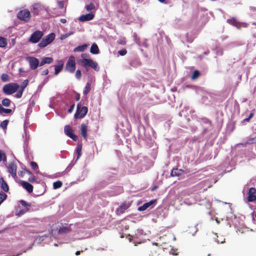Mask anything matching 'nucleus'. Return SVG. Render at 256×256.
Wrapping results in <instances>:
<instances>
[{
  "mask_svg": "<svg viewBox=\"0 0 256 256\" xmlns=\"http://www.w3.org/2000/svg\"><path fill=\"white\" fill-rule=\"evenodd\" d=\"M78 62L83 67H90L93 68L96 72L99 70L100 68L98 66V63L92 59L83 58L82 60H80Z\"/></svg>",
  "mask_w": 256,
  "mask_h": 256,
  "instance_id": "nucleus-1",
  "label": "nucleus"
},
{
  "mask_svg": "<svg viewBox=\"0 0 256 256\" xmlns=\"http://www.w3.org/2000/svg\"><path fill=\"white\" fill-rule=\"evenodd\" d=\"M20 86L16 83H10L6 84L3 87V92L6 94H12L16 92L19 88Z\"/></svg>",
  "mask_w": 256,
  "mask_h": 256,
  "instance_id": "nucleus-2",
  "label": "nucleus"
},
{
  "mask_svg": "<svg viewBox=\"0 0 256 256\" xmlns=\"http://www.w3.org/2000/svg\"><path fill=\"white\" fill-rule=\"evenodd\" d=\"M88 108L86 106H81L80 103L77 105L76 111L74 114L75 118H82L85 116L88 113Z\"/></svg>",
  "mask_w": 256,
  "mask_h": 256,
  "instance_id": "nucleus-3",
  "label": "nucleus"
},
{
  "mask_svg": "<svg viewBox=\"0 0 256 256\" xmlns=\"http://www.w3.org/2000/svg\"><path fill=\"white\" fill-rule=\"evenodd\" d=\"M54 38L55 34L54 33H51L46 38H44L38 44V46L40 48H44L52 42Z\"/></svg>",
  "mask_w": 256,
  "mask_h": 256,
  "instance_id": "nucleus-4",
  "label": "nucleus"
},
{
  "mask_svg": "<svg viewBox=\"0 0 256 256\" xmlns=\"http://www.w3.org/2000/svg\"><path fill=\"white\" fill-rule=\"evenodd\" d=\"M76 66L74 57V56H70L66 64L65 70L70 73H73L76 70Z\"/></svg>",
  "mask_w": 256,
  "mask_h": 256,
  "instance_id": "nucleus-5",
  "label": "nucleus"
},
{
  "mask_svg": "<svg viewBox=\"0 0 256 256\" xmlns=\"http://www.w3.org/2000/svg\"><path fill=\"white\" fill-rule=\"evenodd\" d=\"M17 16L20 20L28 22L30 20V13L27 10H22L18 13Z\"/></svg>",
  "mask_w": 256,
  "mask_h": 256,
  "instance_id": "nucleus-6",
  "label": "nucleus"
},
{
  "mask_svg": "<svg viewBox=\"0 0 256 256\" xmlns=\"http://www.w3.org/2000/svg\"><path fill=\"white\" fill-rule=\"evenodd\" d=\"M44 34L40 30H36L31 36L30 41L32 43L38 42L43 36Z\"/></svg>",
  "mask_w": 256,
  "mask_h": 256,
  "instance_id": "nucleus-7",
  "label": "nucleus"
},
{
  "mask_svg": "<svg viewBox=\"0 0 256 256\" xmlns=\"http://www.w3.org/2000/svg\"><path fill=\"white\" fill-rule=\"evenodd\" d=\"M65 134L74 141L77 140V136L73 132V130L71 126L66 125L64 128Z\"/></svg>",
  "mask_w": 256,
  "mask_h": 256,
  "instance_id": "nucleus-8",
  "label": "nucleus"
},
{
  "mask_svg": "<svg viewBox=\"0 0 256 256\" xmlns=\"http://www.w3.org/2000/svg\"><path fill=\"white\" fill-rule=\"evenodd\" d=\"M29 63L30 69L36 70L39 65V60L34 57H28L26 58Z\"/></svg>",
  "mask_w": 256,
  "mask_h": 256,
  "instance_id": "nucleus-9",
  "label": "nucleus"
},
{
  "mask_svg": "<svg viewBox=\"0 0 256 256\" xmlns=\"http://www.w3.org/2000/svg\"><path fill=\"white\" fill-rule=\"evenodd\" d=\"M247 200L249 202H252L256 200V188L252 187L249 188Z\"/></svg>",
  "mask_w": 256,
  "mask_h": 256,
  "instance_id": "nucleus-10",
  "label": "nucleus"
},
{
  "mask_svg": "<svg viewBox=\"0 0 256 256\" xmlns=\"http://www.w3.org/2000/svg\"><path fill=\"white\" fill-rule=\"evenodd\" d=\"M208 182V181L204 180L196 184L195 186L196 190L200 191V192L202 191L204 192L207 190V189L210 187V186H208L206 184Z\"/></svg>",
  "mask_w": 256,
  "mask_h": 256,
  "instance_id": "nucleus-11",
  "label": "nucleus"
},
{
  "mask_svg": "<svg viewBox=\"0 0 256 256\" xmlns=\"http://www.w3.org/2000/svg\"><path fill=\"white\" fill-rule=\"evenodd\" d=\"M80 132L82 136L86 140H87L88 138V126L86 124L82 123L80 126Z\"/></svg>",
  "mask_w": 256,
  "mask_h": 256,
  "instance_id": "nucleus-12",
  "label": "nucleus"
},
{
  "mask_svg": "<svg viewBox=\"0 0 256 256\" xmlns=\"http://www.w3.org/2000/svg\"><path fill=\"white\" fill-rule=\"evenodd\" d=\"M8 172L14 178L16 176L17 166L14 162H10L8 166Z\"/></svg>",
  "mask_w": 256,
  "mask_h": 256,
  "instance_id": "nucleus-13",
  "label": "nucleus"
},
{
  "mask_svg": "<svg viewBox=\"0 0 256 256\" xmlns=\"http://www.w3.org/2000/svg\"><path fill=\"white\" fill-rule=\"evenodd\" d=\"M130 204L128 203H123L120 205L116 210V213L117 214H123L129 207Z\"/></svg>",
  "mask_w": 256,
  "mask_h": 256,
  "instance_id": "nucleus-14",
  "label": "nucleus"
},
{
  "mask_svg": "<svg viewBox=\"0 0 256 256\" xmlns=\"http://www.w3.org/2000/svg\"><path fill=\"white\" fill-rule=\"evenodd\" d=\"M22 186L26 189L28 192L31 193L33 190V186L29 182L22 180L20 182Z\"/></svg>",
  "mask_w": 256,
  "mask_h": 256,
  "instance_id": "nucleus-15",
  "label": "nucleus"
},
{
  "mask_svg": "<svg viewBox=\"0 0 256 256\" xmlns=\"http://www.w3.org/2000/svg\"><path fill=\"white\" fill-rule=\"evenodd\" d=\"M94 18V14H88L81 16L79 18V20L81 22L88 21L92 20Z\"/></svg>",
  "mask_w": 256,
  "mask_h": 256,
  "instance_id": "nucleus-16",
  "label": "nucleus"
},
{
  "mask_svg": "<svg viewBox=\"0 0 256 256\" xmlns=\"http://www.w3.org/2000/svg\"><path fill=\"white\" fill-rule=\"evenodd\" d=\"M156 202L155 200H152L144 204L142 206L138 207V210L144 211L148 208L150 206L152 205Z\"/></svg>",
  "mask_w": 256,
  "mask_h": 256,
  "instance_id": "nucleus-17",
  "label": "nucleus"
},
{
  "mask_svg": "<svg viewBox=\"0 0 256 256\" xmlns=\"http://www.w3.org/2000/svg\"><path fill=\"white\" fill-rule=\"evenodd\" d=\"M184 172V170L182 169L173 168L171 171L170 176L172 177L179 176Z\"/></svg>",
  "mask_w": 256,
  "mask_h": 256,
  "instance_id": "nucleus-18",
  "label": "nucleus"
},
{
  "mask_svg": "<svg viewBox=\"0 0 256 256\" xmlns=\"http://www.w3.org/2000/svg\"><path fill=\"white\" fill-rule=\"evenodd\" d=\"M0 184L2 189L4 191L8 192L9 190V187L8 186V184L2 177L0 178Z\"/></svg>",
  "mask_w": 256,
  "mask_h": 256,
  "instance_id": "nucleus-19",
  "label": "nucleus"
},
{
  "mask_svg": "<svg viewBox=\"0 0 256 256\" xmlns=\"http://www.w3.org/2000/svg\"><path fill=\"white\" fill-rule=\"evenodd\" d=\"M53 60L54 59L52 58L44 57L42 60L40 64V66H42L45 64H50L53 62Z\"/></svg>",
  "mask_w": 256,
  "mask_h": 256,
  "instance_id": "nucleus-20",
  "label": "nucleus"
},
{
  "mask_svg": "<svg viewBox=\"0 0 256 256\" xmlns=\"http://www.w3.org/2000/svg\"><path fill=\"white\" fill-rule=\"evenodd\" d=\"M63 66H64L63 62L62 61H59L58 64L55 66L54 74L55 75L58 74V73L62 70Z\"/></svg>",
  "mask_w": 256,
  "mask_h": 256,
  "instance_id": "nucleus-21",
  "label": "nucleus"
},
{
  "mask_svg": "<svg viewBox=\"0 0 256 256\" xmlns=\"http://www.w3.org/2000/svg\"><path fill=\"white\" fill-rule=\"evenodd\" d=\"M34 10H35L34 14H38V12L44 9V8L43 6L39 4H35L33 6Z\"/></svg>",
  "mask_w": 256,
  "mask_h": 256,
  "instance_id": "nucleus-22",
  "label": "nucleus"
},
{
  "mask_svg": "<svg viewBox=\"0 0 256 256\" xmlns=\"http://www.w3.org/2000/svg\"><path fill=\"white\" fill-rule=\"evenodd\" d=\"M90 52L92 54H98L100 52V50L98 45L94 43L90 48Z\"/></svg>",
  "mask_w": 256,
  "mask_h": 256,
  "instance_id": "nucleus-23",
  "label": "nucleus"
},
{
  "mask_svg": "<svg viewBox=\"0 0 256 256\" xmlns=\"http://www.w3.org/2000/svg\"><path fill=\"white\" fill-rule=\"evenodd\" d=\"M87 47L88 45L86 44L79 46L74 49V52H84L87 48Z\"/></svg>",
  "mask_w": 256,
  "mask_h": 256,
  "instance_id": "nucleus-24",
  "label": "nucleus"
},
{
  "mask_svg": "<svg viewBox=\"0 0 256 256\" xmlns=\"http://www.w3.org/2000/svg\"><path fill=\"white\" fill-rule=\"evenodd\" d=\"M7 45V40L6 38L0 36V47L5 48Z\"/></svg>",
  "mask_w": 256,
  "mask_h": 256,
  "instance_id": "nucleus-25",
  "label": "nucleus"
},
{
  "mask_svg": "<svg viewBox=\"0 0 256 256\" xmlns=\"http://www.w3.org/2000/svg\"><path fill=\"white\" fill-rule=\"evenodd\" d=\"M70 229L66 228V227H62L60 228L58 230V234H67L70 232Z\"/></svg>",
  "mask_w": 256,
  "mask_h": 256,
  "instance_id": "nucleus-26",
  "label": "nucleus"
},
{
  "mask_svg": "<svg viewBox=\"0 0 256 256\" xmlns=\"http://www.w3.org/2000/svg\"><path fill=\"white\" fill-rule=\"evenodd\" d=\"M12 112V110L10 108H4L1 104H0V114H2V112H4L6 114H10Z\"/></svg>",
  "mask_w": 256,
  "mask_h": 256,
  "instance_id": "nucleus-27",
  "label": "nucleus"
},
{
  "mask_svg": "<svg viewBox=\"0 0 256 256\" xmlns=\"http://www.w3.org/2000/svg\"><path fill=\"white\" fill-rule=\"evenodd\" d=\"M11 103V101L10 99L6 98L2 100V104L4 106H10Z\"/></svg>",
  "mask_w": 256,
  "mask_h": 256,
  "instance_id": "nucleus-28",
  "label": "nucleus"
},
{
  "mask_svg": "<svg viewBox=\"0 0 256 256\" xmlns=\"http://www.w3.org/2000/svg\"><path fill=\"white\" fill-rule=\"evenodd\" d=\"M1 79L4 82H7L10 80V76L8 74H3L1 76Z\"/></svg>",
  "mask_w": 256,
  "mask_h": 256,
  "instance_id": "nucleus-29",
  "label": "nucleus"
},
{
  "mask_svg": "<svg viewBox=\"0 0 256 256\" xmlns=\"http://www.w3.org/2000/svg\"><path fill=\"white\" fill-rule=\"evenodd\" d=\"M200 75V72L198 70H195L191 76L192 80H195Z\"/></svg>",
  "mask_w": 256,
  "mask_h": 256,
  "instance_id": "nucleus-30",
  "label": "nucleus"
},
{
  "mask_svg": "<svg viewBox=\"0 0 256 256\" xmlns=\"http://www.w3.org/2000/svg\"><path fill=\"white\" fill-rule=\"evenodd\" d=\"M90 83H87L85 88H84V94H88L90 91Z\"/></svg>",
  "mask_w": 256,
  "mask_h": 256,
  "instance_id": "nucleus-31",
  "label": "nucleus"
},
{
  "mask_svg": "<svg viewBox=\"0 0 256 256\" xmlns=\"http://www.w3.org/2000/svg\"><path fill=\"white\" fill-rule=\"evenodd\" d=\"M8 122V120L2 121L0 124V126L4 130L6 129Z\"/></svg>",
  "mask_w": 256,
  "mask_h": 256,
  "instance_id": "nucleus-32",
  "label": "nucleus"
},
{
  "mask_svg": "<svg viewBox=\"0 0 256 256\" xmlns=\"http://www.w3.org/2000/svg\"><path fill=\"white\" fill-rule=\"evenodd\" d=\"M62 185V183L61 181H57L54 182L53 187L54 189H57L60 188Z\"/></svg>",
  "mask_w": 256,
  "mask_h": 256,
  "instance_id": "nucleus-33",
  "label": "nucleus"
},
{
  "mask_svg": "<svg viewBox=\"0 0 256 256\" xmlns=\"http://www.w3.org/2000/svg\"><path fill=\"white\" fill-rule=\"evenodd\" d=\"M82 146H78L76 149V153H77V158L76 160H78L82 155Z\"/></svg>",
  "mask_w": 256,
  "mask_h": 256,
  "instance_id": "nucleus-34",
  "label": "nucleus"
},
{
  "mask_svg": "<svg viewBox=\"0 0 256 256\" xmlns=\"http://www.w3.org/2000/svg\"><path fill=\"white\" fill-rule=\"evenodd\" d=\"M86 8L87 11H90L95 8V6L94 4L91 2L90 4L86 5Z\"/></svg>",
  "mask_w": 256,
  "mask_h": 256,
  "instance_id": "nucleus-35",
  "label": "nucleus"
},
{
  "mask_svg": "<svg viewBox=\"0 0 256 256\" xmlns=\"http://www.w3.org/2000/svg\"><path fill=\"white\" fill-rule=\"evenodd\" d=\"M28 84V80H25L22 83V84L20 86V89L24 91L25 88L27 86Z\"/></svg>",
  "mask_w": 256,
  "mask_h": 256,
  "instance_id": "nucleus-36",
  "label": "nucleus"
},
{
  "mask_svg": "<svg viewBox=\"0 0 256 256\" xmlns=\"http://www.w3.org/2000/svg\"><path fill=\"white\" fill-rule=\"evenodd\" d=\"M30 165L32 168L34 170H38V166L36 162H30ZM39 172V170H38V172Z\"/></svg>",
  "mask_w": 256,
  "mask_h": 256,
  "instance_id": "nucleus-37",
  "label": "nucleus"
},
{
  "mask_svg": "<svg viewBox=\"0 0 256 256\" xmlns=\"http://www.w3.org/2000/svg\"><path fill=\"white\" fill-rule=\"evenodd\" d=\"M6 162V154L2 152L0 150V162L1 161Z\"/></svg>",
  "mask_w": 256,
  "mask_h": 256,
  "instance_id": "nucleus-38",
  "label": "nucleus"
},
{
  "mask_svg": "<svg viewBox=\"0 0 256 256\" xmlns=\"http://www.w3.org/2000/svg\"><path fill=\"white\" fill-rule=\"evenodd\" d=\"M7 196V195L4 193H0V204L5 200Z\"/></svg>",
  "mask_w": 256,
  "mask_h": 256,
  "instance_id": "nucleus-39",
  "label": "nucleus"
},
{
  "mask_svg": "<svg viewBox=\"0 0 256 256\" xmlns=\"http://www.w3.org/2000/svg\"><path fill=\"white\" fill-rule=\"evenodd\" d=\"M20 204L24 207H30L31 206V204L26 202L25 200H21L20 201Z\"/></svg>",
  "mask_w": 256,
  "mask_h": 256,
  "instance_id": "nucleus-40",
  "label": "nucleus"
},
{
  "mask_svg": "<svg viewBox=\"0 0 256 256\" xmlns=\"http://www.w3.org/2000/svg\"><path fill=\"white\" fill-rule=\"evenodd\" d=\"M75 76L78 80H80L82 76V72L80 70H76L75 74Z\"/></svg>",
  "mask_w": 256,
  "mask_h": 256,
  "instance_id": "nucleus-41",
  "label": "nucleus"
},
{
  "mask_svg": "<svg viewBox=\"0 0 256 256\" xmlns=\"http://www.w3.org/2000/svg\"><path fill=\"white\" fill-rule=\"evenodd\" d=\"M28 180L32 183L36 182V178L35 176L32 174V176H30V177L28 178Z\"/></svg>",
  "mask_w": 256,
  "mask_h": 256,
  "instance_id": "nucleus-42",
  "label": "nucleus"
},
{
  "mask_svg": "<svg viewBox=\"0 0 256 256\" xmlns=\"http://www.w3.org/2000/svg\"><path fill=\"white\" fill-rule=\"evenodd\" d=\"M58 6L59 8H63L64 7V2L63 0L58 1L57 2Z\"/></svg>",
  "mask_w": 256,
  "mask_h": 256,
  "instance_id": "nucleus-43",
  "label": "nucleus"
},
{
  "mask_svg": "<svg viewBox=\"0 0 256 256\" xmlns=\"http://www.w3.org/2000/svg\"><path fill=\"white\" fill-rule=\"evenodd\" d=\"M23 92H24V91L22 90H20H20H18V92L17 94H16V96L17 98H21V97H22V94Z\"/></svg>",
  "mask_w": 256,
  "mask_h": 256,
  "instance_id": "nucleus-44",
  "label": "nucleus"
},
{
  "mask_svg": "<svg viewBox=\"0 0 256 256\" xmlns=\"http://www.w3.org/2000/svg\"><path fill=\"white\" fill-rule=\"evenodd\" d=\"M228 22L234 26H236V22L234 19H230V20H228Z\"/></svg>",
  "mask_w": 256,
  "mask_h": 256,
  "instance_id": "nucleus-45",
  "label": "nucleus"
},
{
  "mask_svg": "<svg viewBox=\"0 0 256 256\" xmlns=\"http://www.w3.org/2000/svg\"><path fill=\"white\" fill-rule=\"evenodd\" d=\"M118 53L120 55V56H124L127 53V51L126 50H119L118 52Z\"/></svg>",
  "mask_w": 256,
  "mask_h": 256,
  "instance_id": "nucleus-46",
  "label": "nucleus"
},
{
  "mask_svg": "<svg viewBox=\"0 0 256 256\" xmlns=\"http://www.w3.org/2000/svg\"><path fill=\"white\" fill-rule=\"evenodd\" d=\"M254 111H255L254 109L252 110L251 111V112H250V115H249V116L248 117L250 120L254 116Z\"/></svg>",
  "mask_w": 256,
  "mask_h": 256,
  "instance_id": "nucleus-47",
  "label": "nucleus"
},
{
  "mask_svg": "<svg viewBox=\"0 0 256 256\" xmlns=\"http://www.w3.org/2000/svg\"><path fill=\"white\" fill-rule=\"evenodd\" d=\"M74 106H74V104H72V105L70 106V108H69V109L68 110V112H69V113H71V112H72V110H74Z\"/></svg>",
  "mask_w": 256,
  "mask_h": 256,
  "instance_id": "nucleus-48",
  "label": "nucleus"
},
{
  "mask_svg": "<svg viewBox=\"0 0 256 256\" xmlns=\"http://www.w3.org/2000/svg\"><path fill=\"white\" fill-rule=\"evenodd\" d=\"M48 74V69H46L42 72V76H46V75Z\"/></svg>",
  "mask_w": 256,
  "mask_h": 256,
  "instance_id": "nucleus-49",
  "label": "nucleus"
},
{
  "mask_svg": "<svg viewBox=\"0 0 256 256\" xmlns=\"http://www.w3.org/2000/svg\"><path fill=\"white\" fill-rule=\"evenodd\" d=\"M25 170L30 176H32V174L30 170L26 169Z\"/></svg>",
  "mask_w": 256,
  "mask_h": 256,
  "instance_id": "nucleus-50",
  "label": "nucleus"
},
{
  "mask_svg": "<svg viewBox=\"0 0 256 256\" xmlns=\"http://www.w3.org/2000/svg\"><path fill=\"white\" fill-rule=\"evenodd\" d=\"M60 22H62V24H65V23H66V19H64V18H61V19L60 20Z\"/></svg>",
  "mask_w": 256,
  "mask_h": 256,
  "instance_id": "nucleus-51",
  "label": "nucleus"
},
{
  "mask_svg": "<svg viewBox=\"0 0 256 256\" xmlns=\"http://www.w3.org/2000/svg\"><path fill=\"white\" fill-rule=\"evenodd\" d=\"M158 188V186H154V187H152L151 189V190L152 191H154L155 190H156L157 188Z\"/></svg>",
  "mask_w": 256,
  "mask_h": 256,
  "instance_id": "nucleus-52",
  "label": "nucleus"
},
{
  "mask_svg": "<svg viewBox=\"0 0 256 256\" xmlns=\"http://www.w3.org/2000/svg\"><path fill=\"white\" fill-rule=\"evenodd\" d=\"M80 99V94H76V100L78 101Z\"/></svg>",
  "mask_w": 256,
  "mask_h": 256,
  "instance_id": "nucleus-53",
  "label": "nucleus"
},
{
  "mask_svg": "<svg viewBox=\"0 0 256 256\" xmlns=\"http://www.w3.org/2000/svg\"><path fill=\"white\" fill-rule=\"evenodd\" d=\"M250 120V119L248 118L244 119L243 120V122H249Z\"/></svg>",
  "mask_w": 256,
  "mask_h": 256,
  "instance_id": "nucleus-54",
  "label": "nucleus"
},
{
  "mask_svg": "<svg viewBox=\"0 0 256 256\" xmlns=\"http://www.w3.org/2000/svg\"><path fill=\"white\" fill-rule=\"evenodd\" d=\"M80 252H81L80 251H76V256H78V255H80Z\"/></svg>",
  "mask_w": 256,
  "mask_h": 256,
  "instance_id": "nucleus-55",
  "label": "nucleus"
},
{
  "mask_svg": "<svg viewBox=\"0 0 256 256\" xmlns=\"http://www.w3.org/2000/svg\"><path fill=\"white\" fill-rule=\"evenodd\" d=\"M24 214V210H20V214Z\"/></svg>",
  "mask_w": 256,
  "mask_h": 256,
  "instance_id": "nucleus-56",
  "label": "nucleus"
},
{
  "mask_svg": "<svg viewBox=\"0 0 256 256\" xmlns=\"http://www.w3.org/2000/svg\"><path fill=\"white\" fill-rule=\"evenodd\" d=\"M160 2H163L165 1V0H158Z\"/></svg>",
  "mask_w": 256,
  "mask_h": 256,
  "instance_id": "nucleus-57",
  "label": "nucleus"
},
{
  "mask_svg": "<svg viewBox=\"0 0 256 256\" xmlns=\"http://www.w3.org/2000/svg\"><path fill=\"white\" fill-rule=\"evenodd\" d=\"M208 53H209V52H206L205 53V54H208Z\"/></svg>",
  "mask_w": 256,
  "mask_h": 256,
  "instance_id": "nucleus-58",
  "label": "nucleus"
},
{
  "mask_svg": "<svg viewBox=\"0 0 256 256\" xmlns=\"http://www.w3.org/2000/svg\"><path fill=\"white\" fill-rule=\"evenodd\" d=\"M174 255H177V254H173Z\"/></svg>",
  "mask_w": 256,
  "mask_h": 256,
  "instance_id": "nucleus-59",
  "label": "nucleus"
}]
</instances>
